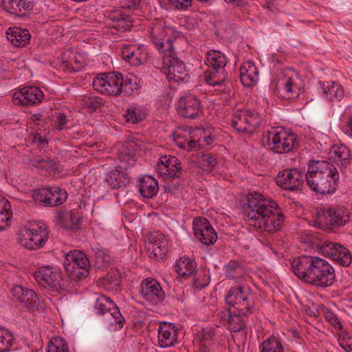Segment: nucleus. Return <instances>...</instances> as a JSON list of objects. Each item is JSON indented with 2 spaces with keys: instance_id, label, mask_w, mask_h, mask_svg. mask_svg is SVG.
<instances>
[{
  "instance_id": "obj_47",
  "label": "nucleus",
  "mask_w": 352,
  "mask_h": 352,
  "mask_svg": "<svg viewBox=\"0 0 352 352\" xmlns=\"http://www.w3.org/2000/svg\"><path fill=\"white\" fill-rule=\"evenodd\" d=\"M67 342L59 337L53 338L49 343L48 352H68Z\"/></svg>"
},
{
  "instance_id": "obj_36",
  "label": "nucleus",
  "mask_w": 352,
  "mask_h": 352,
  "mask_svg": "<svg viewBox=\"0 0 352 352\" xmlns=\"http://www.w3.org/2000/svg\"><path fill=\"white\" fill-rule=\"evenodd\" d=\"M243 316H245L241 312H239L238 314L232 312L229 322L228 324V328L230 331H242L244 333L245 335L247 334L248 327L245 320L243 318Z\"/></svg>"
},
{
  "instance_id": "obj_6",
  "label": "nucleus",
  "mask_w": 352,
  "mask_h": 352,
  "mask_svg": "<svg viewBox=\"0 0 352 352\" xmlns=\"http://www.w3.org/2000/svg\"><path fill=\"white\" fill-rule=\"evenodd\" d=\"M90 263L87 255L78 250L69 251L65 254L64 268L67 278L79 281L86 278L89 272Z\"/></svg>"
},
{
  "instance_id": "obj_14",
  "label": "nucleus",
  "mask_w": 352,
  "mask_h": 352,
  "mask_svg": "<svg viewBox=\"0 0 352 352\" xmlns=\"http://www.w3.org/2000/svg\"><path fill=\"white\" fill-rule=\"evenodd\" d=\"M44 98L43 91L37 87H23L12 95V101L15 104L30 106L41 102Z\"/></svg>"
},
{
  "instance_id": "obj_10",
  "label": "nucleus",
  "mask_w": 352,
  "mask_h": 352,
  "mask_svg": "<svg viewBox=\"0 0 352 352\" xmlns=\"http://www.w3.org/2000/svg\"><path fill=\"white\" fill-rule=\"evenodd\" d=\"M34 278L39 284L52 291L64 290L68 286L67 278H63L59 272L53 271L50 266L38 268L34 273Z\"/></svg>"
},
{
  "instance_id": "obj_18",
  "label": "nucleus",
  "mask_w": 352,
  "mask_h": 352,
  "mask_svg": "<svg viewBox=\"0 0 352 352\" xmlns=\"http://www.w3.org/2000/svg\"><path fill=\"white\" fill-rule=\"evenodd\" d=\"M177 112L185 118L195 119L201 112V102L195 96H184L178 101Z\"/></svg>"
},
{
  "instance_id": "obj_56",
  "label": "nucleus",
  "mask_w": 352,
  "mask_h": 352,
  "mask_svg": "<svg viewBox=\"0 0 352 352\" xmlns=\"http://www.w3.org/2000/svg\"><path fill=\"white\" fill-rule=\"evenodd\" d=\"M110 314L115 319V321L119 324L121 328L123 327V324L125 321L124 318L122 316L120 309L115 303L113 304L111 309H110Z\"/></svg>"
},
{
  "instance_id": "obj_48",
  "label": "nucleus",
  "mask_w": 352,
  "mask_h": 352,
  "mask_svg": "<svg viewBox=\"0 0 352 352\" xmlns=\"http://www.w3.org/2000/svg\"><path fill=\"white\" fill-rule=\"evenodd\" d=\"M32 165L36 168H45L49 172L59 173L60 171V164L54 160H35L32 161Z\"/></svg>"
},
{
  "instance_id": "obj_31",
  "label": "nucleus",
  "mask_w": 352,
  "mask_h": 352,
  "mask_svg": "<svg viewBox=\"0 0 352 352\" xmlns=\"http://www.w3.org/2000/svg\"><path fill=\"white\" fill-rule=\"evenodd\" d=\"M205 63L209 67L208 69H225L227 63L226 56L219 51L210 50L206 54Z\"/></svg>"
},
{
  "instance_id": "obj_8",
  "label": "nucleus",
  "mask_w": 352,
  "mask_h": 352,
  "mask_svg": "<svg viewBox=\"0 0 352 352\" xmlns=\"http://www.w3.org/2000/svg\"><path fill=\"white\" fill-rule=\"evenodd\" d=\"M123 75L120 72L102 74L93 80V87L102 94L119 96L122 92Z\"/></svg>"
},
{
  "instance_id": "obj_51",
  "label": "nucleus",
  "mask_w": 352,
  "mask_h": 352,
  "mask_svg": "<svg viewBox=\"0 0 352 352\" xmlns=\"http://www.w3.org/2000/svg\"><path fill=\"white\" fill-rule=\"evenodd\" d=\"M201 166L204 170L211 171L217 163L215 156L211 153L204 154L201 156Z\"/></svg>"
},
{
  "instance_id": "obj_58",
  "label": "nucleus",
  "mask_w": 352,
  "mask_h": 352,
  "mask_svg": "<svg viewBox=\"0 0 352 352\" xmlns=\"http://www.w3.org/2000/svg\"><path fill=\"white\" fill-rule=\"evenodd\" d=\"M336 243L329 241H324L320 247V253L324 256L329 257L332 248L336 247Z\"/></svg>"
},
{
  "instance_id": "obj_53",
  "label": "nucleus",
  "mask_w": 352,
  "mask_h": 352,
  "mask_svg": "<svg viewBox=\"0 0 352 352\" xmlns=\"http://www.w3.org/2000/svg\"><path fill=\"white\" fill-rule=\"evenodd\" d=\"M132 27V21L129 19V17L126 15L118 21V23H114L112 25V28L116 29L119 32H124L128 30H129Z\"/></svg>"
},
{
  "instance_id": "obj_35",
  "label": "nucleus",
  "mask_w": 352,
  "mask_h": 352,
  "mask_svg": "<svg viewBox=\"0 0 352 352\" xmlns=\"http://www.w3.org/2000/svg\"><path fill=\"white\" fill-rule=\"evenodd\" d=\"M121 279L120 272L118 270H112L102 280L104 289L109 291L118 292Z\"/></svg>"
},
{
  "instance_id": "obj_30",
  "label": "nucleus",
  "mask_w": 352,
  "mask_h": 352,
  "mask_svg": "<svg viewBox=\"0 0 352 352\" xmlns=\"http://www.w3.org/2000/svg\"><path fill=\"white\" fill-rule=\"evenodd\" d=\"M329 258L344 267L349 266L352 261L350 251L340 243H336V247L332 248Z\"/></svg>"
},
{
  "instance_id": "obj_15",
  "label": "nucleus",
  "mask_w": 352,
  "mask_h": 352,
  "mask_svg": "<svg viewBox=\"0 0 352 352\" xmlns=\"http://www.w3.org/2000/svg\"><path fill=\"white\" fill-rule=\"evenodd\" d=\"M140 295L154 305L162 303L165 298V294L160 284L154 279H144L142 282Z\"/></svg>"
},
{
  "instance_id": "obj_4",
  "label": "nucleus",
  "mask_w": 352,
  "mask_h": 352,
  "mask_svg": "<svg viewBox=\"0 0 352 352\" xmlns=\"http://www.w3.org/2000/svg\"><path fill=\"white\" fill-rule=\"evenodd\" d=\"M350 218L351 212L344 206L321 208L317 211L315 225L320 229L330 232L344 226Z\"/></svg>"
},
{
  "instance_id": "obj_50",
  "label": "nucleus",
  "mask_w": 352,
  "mask_h": 352,
  "mask_svg": "<svg viewBox=\"0 0 352 352\" xmlns=\"http://www.w3.org/2000/svg\"><path fill=\"white\" fill-rule=\"evenodd\" d=\"M12 335L8 329H5V335L0 329V352L8 351L12 345Z\"/></svg>"
},
{
  "instance_id": "obj_54",
  "label": "nucleus",
  "mask_w": 352,
  "mask_h": 352,
  "mask_svg": "<svg viewBox=\"0 0 352 352\" xmlns=\"http://www.w3.org/2000/svg\"><path fill=\"white\" fill-rule=\"evenodd\" d=\"M338 343L346 352H352V337L348 334L339 336Z\"/></svg>"
},
{
  "instance_id": "obj_57",
  "label": "nucleus",
  "mask_w": 352,
  "mask_h": 352,
  "mask_svg": "<svg viewBox=\"0 0 352 352\" xmlns=\"http://www.w3.org/2000/svg\"><path fill=\"white\" fill-rule=\"evenodd\" d=\"M12 217V210L0 212V231L6 229L10 225V220Z\"/></svg>"
},
{
  "instance_id": "obj_25",
  "label": "nucleus",
  "mask_w": 352,
  "mask_h": 352,
  "mask_svg": "<svg viewBox=\"0 0 352 352\" xmlns=\"http://www.w3.org/2000/svg\"><path fill=\"white\" fill-rule=\"evenodd\" d=\"M122 58L133 66L143 65L147 60L146 54L140 47L135 45H126L122 47Z\"/></svg>"
},
{
  "instance_id": "obj_20",
  "label": "nucleus",
  "mask_w": 352,
  "mask_h": 352,
  "mask_svg": "<svg viewBox=\"0 0 352 352\" xmlns=\"http://www.w3.org/2000/svg\"><path fill=\"white\" fill-rule=\"evenodd\" d=\"M166 30L158 27L152 33L153 42L159 52L164 53L165 56L175 55L173 45V40L170 38H165Z\"/></svg>"
},
{
  "instance_id": "obj_46",
  "label": "nucleus",
  "mask_w": 352,
  "mask_h": 352,
  "mask_svg": "<svg viewBox=\"0 0 352 352\" xmlns=\"http://www.w3.org/2000/svg\"><path fill=\"white\" fill-rule=\"evenodd\" d=\"M113 303V301L109 298L102 295L96 298L95 308L98 310L99 314L103 315L106 311H110Z\"/></svg>"
},
{
  "instance_id": "obj_33",
  "label": "nucleus",
  "mask_w": 352,
  "mask_h": 352,
  "mask_svg": "<svg viewBox=\"0 0 352 352\" xmlns=\"http://www.w3.org/2000/svg\"><path fill=\"white\" fill-rule=\"evenodd\" d=\"M196 262L188 256L180 258L175 265V272L182 276H190L196 272Z\"/></svg>"
},
{
  "instance_id": "obj_9",
  "label": "nucleus",
  "mask_w": 352,
  "mask_h": 352,
  "mask_svg": "<svg viewBox=\"0 0 352 352\" xmlns=\"http://www.w3.org/2000/svg\"><path fill=\"white\" fill-rule=\"evenodd\" d=\"M49 232L46 228L38 229L23 228L18 236V243L25 248L34 250L43 248L48 240Z\"/></svg>"
},
{
  "instance_id": "obj_22",
  "label": "nucleus",
  "mask_w": 352,
  "mask_h": 352,
  "mask_svg": "<svg viewBox=\"0 0 352 352\" xmlns=\"http://www.w3.org/2000/svg\"><path fill=\"white\" fill-rule=\"evenodd\" d=\"M122 169H125V168L119 166L107 175L105 182L111 189L115 190L124 188L130 183L128 171L122 170Z\"/></svg>"
},
{
  "instance_id": "obj_34",
  "label": "nucleus",
  "mask_w": 352,
  "mask_h": 352,
  "mask_svg": "<svg viewBox=\"0 0 352 352\" xmlns=\"http://www.w3.org/2000/svg\"><path fill=\"white\" fill-rule=\"evenodd\" d=\"M170 162V164L169 166H164V168H161L157 173L164 179L180 177L182 171L181 162L178 159H172Z\"/></svg>"
},
{
  "instance_id": "obj_21",
  "label": "nucleus",
  "mask_w": 352,
  "mask_h": 352,
  "mask_svg": "<svg viewBox=\"0 0 352 352\" xmlns=\"http://www.w3.org/2000/svg\"><path fill=\"white\" fill-rule=\"evenodd\" d=\"M177 332L174 323L163 322L158 329L159 346L166 348L173 346L176 342Z\"/></svg>"
},
{
  "instance_id": "obj_24",
  "label": "nucleus",
  "mask_w": 352,
  "mask_h": 352,
  "mask_svg": "<svg viewBox=\"0 0 352 352\" xmlns=\"http://www.w3.org/2000/svg\"><path fill=\"white\" fill-rule=\"evenodd\" d=\"M6 37L11 43L18 47L26 46L30 41L31 34L27 29L19 27L9 28L6 32Z\"/></svg>"
},
{
  "instance_id": "obj_61",
  "label": "nucleus",
  "mask_w": 352,
  "mask_h": 352,
  "mask_svg": "<svg viewBox=\"0 0 352 352\" xmlns=\"http://www.w3.org/2000/svg\"><path fill=\"white\" fill-rule=\"evenodd\" d=\"M172 159H178V158L175 156H173V155H169V156L162 155V156H161L160 158L159 159L157 164V166H156L157 172L160 170L161 168H164V166L166 167L167 166H169L170 164V161Z\"/></svg>"
},
{
  "instance_id": "obj_2",
  "label": "nucleus",
  "mask_w": 352,
  "mask_h": 352,
  "mask_svg": "<svg viewBox=\"0 0 352 352\" xmlns=\"http://www.w3.org/2000/svg\"><path fill=\"white\" fill-rule=\"evenodd\" d=\"M294 274L302 282L318 287L331 286L336 278L333 267L318 256H301L291 263Z\"/></svg>"
},
{
  "instance_id": "obj_55",
  "label": "nucleus",
  "mask_w": 352,
  "mask_h": 352,
  "mask_svg": "<svg viewBox=\"0 0 352 352\" xmlns=\"http://www.w3.org/2000/svg\"><path fill=\"white\" fill-rule=\"evenodd\" d=\"M125 118L127 122H130L133 124L138 123L142 120L141 115L137 113L134 108L128 109L126 110Z\"/></svg>"
},
{
  "instance_id": "obj_23",
  "label": "nucleus",
  "mask_w": 352,
  "mask_h": 352,
  "mask_svg": "<svg viewBox=\"0 0 352 352\" xmlns=\"http://www.w3.org/2000/svg\"><path fill=\"white\" fill-rule=\"evenodd\" d=\"M204 78L206 82L211 86H224L221 89L223 91H226L227 89H230L231 81L225 73V69H208L204 72Z\"/></svg>"
},
{
  "instance_id": "obj_49",
  "label": "nucleus",
  "mask_w": 352,
  "mask_h": 352,
  "mask_svg": "<svg viewBox=\"0 0 352 352\" xmlns=\"http://www.w3.org/2000/svg\"><path fill=\"white\" fill-rule=\"evenodd\" d=\"M211 228L212 227L209 221L205 217H197L193 219L192 228L194 234L199 232H204V230L205 231L207 228L211 229Z\"/></svg>"
},
{
  "instance_id": "obj_12",
  "label": "nucleus",
  "mask_w": 352,
  "mask_h": 352,
  "mask_svg": "<svg viewBox=\"0 0 352 352\" xmlns=\"http://www.w3.org/2000/svg\"><path fill=\"white\" fill-rule=\"evenodd\" d=\"M276 182L284 190L296 191L303 185L304 174L296 168L285 169L278 174Z\"/></svg>"
},
{
  "instance_id": "obj_62",
  "label": "nucleus",
  "mask_w": 352,
  "mask_h": 352,
  "mask_svg": "<svg viewBox=\"0 0 352 352\" xmlns=\"http://www.w3.org/2000/svg\"><path fill=\"white\" fill-rule=\"evenodd\" d=\"M192 0H169V2L178 10H187L191 6Z\"/></svg>"
},
{
  "instance_id": "obj_42",
  "label": "nucleus",
  "mask_w": 352,
  "mask_h": 352,
  "mask_svg": "<svg viewBox=\"0 0 352 352\" xmlns=\"http://www.w3.org/2000/svg\"><path fill=\"white\" fill-rule=\"evenodd\" d=\"M194 235L199 241L206 245L214 244L217 239V234L213 228H207L205 231L197 232Z\"/></svg>"
},
{
  "instance_id": "obj_43",
  "label": "nucleus",
  "mask_w": 352,
  "mask_h": 352,
  "mask_svg": "<svg viewBox=\"0 0 352 352\" xmlns=\"http://www.w3.org/2000/svg\"><path fill=\"white\" fill-rule=\"evenodd\" d=\"M95 258V266L97 269H104L110 263V256L103 250L93 249Z\"/></svg>"
},
{
  "instance_id": "obj_63",
  "label": "nucleus",
  "mask_w": 352,
  "mask_h": 352,
  "mask_svg": "<svg viewBox=\"0 0 352 352\" xmlns=\"http://www.w3.org/2000/svg\"><path fill=\"white\" fill-rule=\"evenodd\" d=\"M326 318L335 327H338L339 329H342V327L340 320L333 312L327 311L326 313Z\"/></svg>"
},
{
  "instance_id": "obj_19",
  "label": "nucleus",
  "mask_w": 352,
  "mask_h": 352,
  "mask_svg": "<svg viewBox=\"0 0 352 352\" xmlns=\"http://www.w3.org/2000/svg\"><path fill=\"white\" fill-rule=\"evenodd\" d=\"M11 293L21 305L26 307L28 311H34L38 309L37 302L38 298L34 290L22 286L15 285L12 287Z\"/></svg>"
},
{
  "instance_id": "obj_28",
  "label": "nucleus",
  "mask_w": 352,
  "mask_h": 352,
  "mask_svg": "<svg viewBox=\"0 0 352 352\" xmlns=\"http://www.w3.org/2000/svg\"><path fill=\"white\" fill-rule=\"evenodd\" d=\"M2 6L5 10L20 16L32 9V3L25 0H3Z\"/></svg>"
},
{
  "instance_id": "obj_38",
  "label": "nucleus",
  "mask_w": 352,
  "mask_h": 352,
  "mask_svg": "<svg viewBox=\"0 0 352 352\" xmlns=\"http://www.w3.org/2000/svg\"><path fill=\"white\" fill-rule=\"evenodd\" d=\"M49 197L52 207H56L65 203L67 199V192L58 186L48 187Z\"/></svg>"
},
{
  "instance_id": "obj_52",
  "label": "nucleus",
  "mask_w": 352,
  "mask_h": 352,
  "mask_svg": "<svg viewBox=\"0 0 352 352\" xmlns=\"http://www.w3.org/2000/svg\"><path fill=\"white\" fill-rule=\"evenodd\" d=\"M55 120L53 122V127L58 131L63 130L68 122L67 116L64 113H55Z\"/></svg>"
},
{
  "instance_id": "obj_5",
  "label": "nucleus",
  "mask_w": 352,
  "mask_h": 352,
  "mask_svg": "<svg viewBox=\"0 0 352 352\" xmlns=\"http://www.w3.org/2000/svg\"><path fill=\"white\" fill-rule=\"evenodd\" d=\"M262 142L267 149L276 153H289L298 145L294 133H288L280 127L272 128L267 131L263 136Z\"/></svg>"
},
{
  "instance_id": "obj_3",
  "label": "nucleus",
  "mask_w": 352,
  "mask_h": 352,
  "mask_svg": "<svg viewBox=\"0 0 352 352\" xmlns=\"http://www.w3.org/2000/svg\"><path fill=\"white\" fill-rule=\"evenodd\" d=\"M307 185L321 195L336 191L339 183V174L333 164L326 161L311 160L305 175Z\"/></svg>"
},
{
  "instance_id": "obj_40",
  "label": "nucleus",
  "mask_w": 352,
  "mask_h": 352,
  "mask_svg": "<svg viewBox=\"0 0 352 352\" xmlns=\"http://www.w3.org/2000/svg\"><path fill=\"white\" fill-rule=\"evenodd\" d=\"M259 349L260 352H284V348L280 340L275 336H271L263 341Z\"/></svg>"
},
{
  "instance_id": "obj_11",
  "label": "nucleus",
  "mask_w": 352,
  "mask_h": 352,
  "mask_svg": "<svg viewBox=\"0 0 352 352\" xmlns=\"http://www.w3.org/2000/svg\"><path fill=\"white\" fill-rule=\"evenodd\" d=\"M163 70L168 81L177 82H187L190 78L183 61L179 59L176 54L174 56H164L163 58Z\"/></svg>"
},
{
  "instance_id": "obj_41",
  "label": "nucleus",
  "mask_w": 352,
  "mask_h": 352,
  "mask_svg": "<svg viewBox=\"0 0 352 352\" xmlns=\"http://www.w3.org/2000/svg\"><path fill=\"white\" fill-rule=\"evenodd\" d=\"M32 198L37 205L45 207H52V202H50L51 199L49 197L47 188H41L34 190L32 194Z\"/></svg>"
},
{
  "instance_id": "obj_44",
  "label": "nucleus",
  "mask_w": 352,
  "mask_h": 352,
  "mask_svg": "<svg viewBox=\"0 0 352 352\" xmlns=\"http://www.w3.org/2000/svg\"><path fill=\"white\" fill-rule=\"evenodd\" d=\"M333 153L342 167L345 168L349 164L351 152L349 148L344 145L333 147Z\"/></svg>"
},
{
  "instance_id": "obj_37",
  "label": "nucleus",
  "mask_w": 352,
  "mask_h": 352,
  "mask_svg": "<svg viewBox=\"0 0 352 352\" xmlns=\"http://www.w3.org/2000/svg\"><path fill=\"white\" fill-rule=\"evenodd\" d=\"M217 331V329L216 328L204 329L201 333L200 346L202 348L214 350V346L218 342Z\"/></svg>"
},
{
  "instance_id": "obj_39",
  "label": "nucleus",
  "mask_w": 352,
  "mask_h": 352,
  "mask_svg": "<svg viewBox=\"0 0 352 352\" xmlns=\"http://www.w3.org/2000/svg\"><path fill=\"white\" fill-rule=\"evenodd\" d=\"M122 84V87H123L122 93L126 96L138 92L139 80L135 76L131 74H128L125 76H123V82Z\"/></svg>"
},
{
  "instance_id": "obj_13",
  "label": "nucleus",
  "mask_w": 352,
  "mask_h": 352,
  "mask_svg": "<svg viewBox=\"0 0 352 352\" xmlns=\"http://www.w3.org/2000/svg\"><path fill=\"white\" fill-rule=\"evenodd\" d=\"M226 301L246 317L254 310V307L250 305L242 286L232 287L226 296Z\"/></svg>"
},
{
  "instance_id": "obj_1",
  "label": "nucleus",
  "mask_w": 352,
  "mask_h": 352,
  "mask_svg": "<svg viewBox=\"0 0 352 352\" xmlns=\"http://www.w3.org/2000/svg\"><path fill=\"white\" fill-rule=\"evenodd\" d=\"M245 215L250 226L269 233L280 230L285 219L278 204L257 192L248 194Z\"/></svg>"
},
{
  "instance_id": "obj_32",
  "label": "nucleus",
  "mask_w": 352,
  "mask_h": 352,
  "mask_svg": "<svg viewBox=\"0 0 352 352\" xmlns=\"http://www.w3.org/2000/svg\"><path fill=\"white\" fill-rule=\"evenodd\" d=\"M157 181L147 176L140 179L139 191L142 197L145 198H152L158 191Z\"/></svg>"
},
{
  "instance_id": "obj_27",
  "label": "nucleus",
  "mask_w": 352,
  "mask_h": 352,
  "mask_svg": "<svg viewBox=\"0 0 352 352\" xmlns=\"http://www.w3.org/2000/svg\"><path fill=\"white\" fill-rule=\"evenodd\" d=\"M258 69L252 62H247L240 67V79L245 87H250L258 80Z\"/></svg>"
},
{
  "instance_id": "obj_59",
  "label": "nucleus",
  "mask_w": 352,
  "mask_h": 352,
  "mask_svg": "<svg viewBox=\"0 0 352 352\" xmlns=\"http://www.w3.org/2000/svg\"><path fill=\"white\" fill-rule=\"evenodd\" d=\"M197 132L199 133L200 134L201 133H204V135H201V137L199 138V140H201V147L210 145L212 143L213 136L212 135L211 133H207L204 129H201L197 130Z\"/></svg>"
},
{
  "instance_id": "obj_17",
  "label": "nucleus",
  "mask_w": 352,
  "mask_h": 352,
  "mask_svg": "<svg viewBox=\"0 0 352 352\" xmlns=\"http://www.w3.org/2000/svg\"><path fill=\"white\" fill-rule=\"evenodd\" d=\"M148 239L146 248L150 257L155 260L164 258L168 250V240L164 234L158 232L151 233Z\"/></svg>"
},
{
  "instance_id": "obj_26",
  "label": "nucleus",
  "mask_w": 352,
  "mask_h": 352,
  "mask_svg": "<svg viewBox=\"0 0 352 352\" xmlns=\"http://www.w3.org/2000/svg\"><path fill=\"white\" fill-rule=\"evenodd\" d=\"M322 92L325 98L331 102H338L344 95L342 87L334 81L319 82Z\"/></svg>"
},
{
  "instance_id": "obj_7",
  "label": "nucleus",
  "mask_w": 352,
  "mask_h": 352,
  "mask_svg": "<svg viewBox=\"0 0 352 352\" xmlns=\"http://www.w3.org/2000/svg\"><path fill=\"white\" fill-rule=\"evenodd\" d=\"M261 115L250 110L237 111L231 120V126L240 134L250 135L258 132L262 124Z\"/></svg>"
},
{
  "instance_id": "obj_16",
  "label": "nucleus",
  "mask_w": 352,
  "mask_h": 352,
  "mask_svg": "<svg viewBox=\"0 0 352 352\" xmlns=\"http://www.w3.org/2000/svg\"><path fill=\"white\" fill-rule=\"evenodd\" d=\"M292 69H285L283 72V77H280L275 85V91L281 98L290 99L298 95V87L294 83Z\"/></svg>"
},
{
  "instance_id": "obj_64",
  "label": "nucleus",
  "mask_w": 352,
  "mask_h": 352,
  "mask_svg": "<svg viewBox=\"0 0 352 352\" xmlns=\"http://www.w3.org/2000/svg\"><path fill=\"white\" fill-rule=\"evenodd\" d=\"M241 267L240 263L236 261H230L226 266H225V272L226 274L231 273L232 272H235L239 270Z\"/></svg>"
},
{
  "instance_id": "obj_45",
  "label": "nucleus",
  "mask_w": 352,
  "mask_h": 352,
  "mask_svg": "<svg viewBox=\"0 0 352 352\" xmlns=\"http://www.w3.org/2000/svg\"><path fill=\"white\" fill-rule=\"evenodd\" d=\"M81 101V104L88 109L90 112H94L101 107L102 100L95 96H84Z\"/></svg>"
},
{
  "instance_id": "obj_60",
  "label": "nucleus",
  "mask_w": 352,
  "mask_h": 352,
  "mask_svg": "<svg viewBox=\"0 0 352 352\" xmlns=\"http://www.w3.org/2000/svg\"><path fill=\"white\" fill-rule=\"evenodd\" d=\"M232 312L230 309H224L217 314V317L222 324L228 325Z\"/></svg>"
},
{
  "instance_id": "obj_29",
  "label": "nucleus",
  "mask_w": 352,
  "mask_h": 352,
  "mask_svg": "<svg viewBox=\"0 0 352 352\" xmlns=\"http://www.w3.org/2000/svg\"><path fill=\"white\" fill-rule=\"evenodd\" d=\"M57 218L59 223L65 229L77 230L80 228V217L75 212H59Z\"/></svg>"
}]
</instances>
